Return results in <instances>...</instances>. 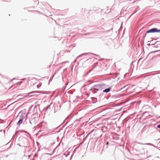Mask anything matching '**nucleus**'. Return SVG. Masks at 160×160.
<instances>
[{"mask_svg": "<svg viewBox=\"0 0 160 160\" xmlns=\"http://www.w3.org/2000/svg\"><path fill=\"white\" fill-rule=\"evenodd\" d=\"M109 144V142H107V144Z\"/></svg>", "mask_w": 160, "mask_h": 160, "instance_id": "nucleus-8", "label": "nucleus"}, {"mask_svg": "<svg viewBox=\"0 0 160 160\" xmlns=\"http://www.w3.org/2000/svg\"><path fill=\"white\" fill-rule=\"evenodd\" d=\"M129 88V85H127L125 86V87H124L123 88H121V89L122 90H126L127 89Z\"/></svg>", "mask_w": 160, "mask_h": 160, "instance_id": "nucleus-2", "label": "nucleus"}, {"mask_svg": "<svg viewBox=\"0 0 160 160\" xmlns=\"http://www.w3.org/2000/svg\"><path fill=\"white\" fill-rule=\"evenodd\" d=\"M34 95H35V94H32V95H31V96Z\"/></svg>", "mask_w": 160, "mask_h": 160, "instance_id": "nucleus-9", "label": "nucleus"}, {"mask_svg": "<svg viewBox=\"0 0 160 160\" xmlns=\"http://www.w3.org/2000/svg\"><path fill=\"white\" fill-rule=\"evenodd\" d=\"M33 93H34V92H30L27 93V95H26L25 97H26L29 96L30 94H33Z\"/></svg>", "mask_w": 160, "mask_h": 160, "instance_id": "nucleus-5", "label": "nucleus"}, {"mask_svg": "<svg viewBox=\"0 0 160 160\" xmlns=\"http://www.w3.org/2000/svg\"><path fill=\"white\" fill-rule=\"evenodd\" d=\"M151 32H160V29H158L156 28H153L149 30L146 32L147 33Z\"/></svg>", "mask_w": 160, "mask_h": 160, "instance_id": "nucleus-1", "label": "nucleus"}, {"mask_svg": "<svg viewBox=\"0 0 160 160\" xmlns=\"http://www.w3.org/2000/svg\"><path fill=\"white\" fill-rule=\"evenodd\" d=\"M157 128H160V124L158 125Z\"/></svg>", "mask_w": 160, "mask_h": 160, "instance_id": "nucleus-7", "label": "nucleus"}, {"mask_svg": "<svg viewBox=\"0 0 160 160\" xmlns=\"http://www.w3.org/2000/svg\"><path fill=\"white\" fill-rule=\"evenodd\" d=\"M22 81H20V82H18L17 84H20L22 83Z\"/></svg>", "mask_w": 160, "mask_h": 160, "instance_id": "nucleus-6", "label": "nucleus"}, {"mask_svg": "<svg viewBox=\"0 0 160 160\" xmlns=\"http://www.w3.org/2000/svg\"><path fill=\"white\" fill-rule=\"evenodd\" d=\"M110 89H111L110 88H108L106 89L103 91V92H108L110 91Z\"/></svg>", "mask_w": 160, "mask_h": 160, "instance_id": "nucleus-3", "label": "nucleus"}, {"mask_svg": "<svg viewBox=\"0 0 160 160\" xmlns=\"http://www.w3.org/2000/svg\"><path fill=\"white\" fill-rule=\"evenodd\" d=\"M23 122V120L22 119H20L19 120L17 124L18 125H20Z\"/></svg>", "mask_w": 160, "mask_h": 160, "instance_id": "nucleus-4", "label": "nucleus"}]
</instances>
